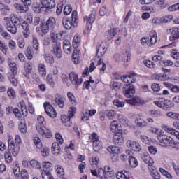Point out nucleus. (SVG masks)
Returning a JSON list of instances; mask_svg holds the SVG:
<instances>
[{"instance_id": "1", "label": "nucleus", "mask_w": 179, "mask_h": 179, "mask_svg": "<svg viewBox=\"0 0 179 179\" xmlns=\"http://www.w3.org/2000/svg\"><path fill=\"white\" fill-rule=\"evenodd\" d=\"M3 20L6 29L12 34H16L18 27L22 26V22L19 19V17H16L14 15H10V17H5Z\"/></svg>"}, {"instance_id": "2", "label": "nucleus", "mask_w": 179, "mask_h": 179, "mask_svg": "<svg viewBox=\"0 0 179 179\" xmlns=\"http://www.w3.org/2000/svg\"><path fill=\"white\" fill-rule=\"evenodd\" d=\"M41 27H36V31L41 37L45 36L50 30H54L57 27V20L54 17H49L46 21L40 24Z\"/></svg>"}, {"instance_id": "3", "label": "nucleus", "mask_w": 179, "mask_h": 179, "mask_svg": "<svg viewBox=\"0 0 179 179\" xmlns=\"http://www.w3.org/2000/svg\"><path fill=\"white\" fill-rule=\"evenodd\" d=\"M36 128L38 132L43 136V138H50L52 135L51 134V131L45 127V120L44 117L39 116L37 118V122L36 124Z\"/></svg>"}, {"instance_id": "4", "label": "nucleus", "mask_w": 179, "mask_h": 179, "mask_svg": "<svg viewBox=\"0 0 179 179\" xmlns=\"http://www.w3.org/2000/svg\"><path fill=\"white\" fill-rule=\"evenodd\" d=\"M72 20L65 17L62 19V24L66 30H71L72 27H78V12L73 10L71 14Z\"/></svg>"}, {"instance_id": "5", "label": "nucleus", "mask_w": 179, "mask_h": 179, "mask_svg": "<svg viewBox=\"0 0 179 179\" xmlns=\"http://www.w3.org/2000/svg\"><path fill=\"white\" fill-rule=\"evenodd\" d=\"M79 43H80V38L78 36H74L73 39V47L76 49L73 52L72 61L76 65L79 64V58H80V56H79V50L76 49L79 47Z\"/></svg>"}, {"instance_id": "6", "label": "nucleus", "mask_w": 179, "mask_h": 179, "mask_svg": "<svg viewBox=\"0 0 179 179\" xmlns=\"http://www.w3.org/2000/svg\"><path fill=\"white\" fill-rule=\"evenodd\" d=\"M91 173L94 177H98L101 179H108L107 177V171L99 167V165H94V166L91 167Z\"/></svg>"}, {"instance_id": "7", "label": "nucleus", "mask_w": 179, "mask_h": 179, "mask_svg": "<svg viewBox=\"0 0 179 179\" xmlns=\"http://www.w3.org/2000/svg\"><path fill=\"white\" fill-rule=\"evenodd\" d=\"M157 138L160 142V143H162V145L164 146V148H171V146H173V142L174 140H173V138L169 136L158 135L157 136Z\"/></svg>"}, {"instance_id": "8", "label": "nucleus", "mask_w": 179, "mask_h": 179, "mask_svg": "<svg viewBox=\"0 0 179 179\" xmlns=\"http://www.w3.org/2000/svg\"><path fill=\"white\" fill-rule=\"evenodd\" d=\"M123 93L127 99L134 97V95L135 94V87H134L132 84L124 85L123 86Z\"/></svg>"}, {"instance_id": "9", "label": "nucleus", "mask_w": 179, "mask_h": 179, "mask_svg": "<svg viewBox=\"0 0 179 179\" xmlns=\"http://www.w3.org/2000/svg\"><path fill=\"white\" fill-rule=\"evenodd\" d=\"M43 107L47 115H49L51 118H55V117H57V111L54 109V107H52L50 102H45L43 103Z\"/></svg>"}, {"instance_id": "10", "label": "nucleus", "mask_w": 179, "mask_h": 179, "mask_svg": "<svg viewBox=\"0 0 179 179\" xmlns=\"http://www.w3.org/2000/svg\"><path fill=\"white\" fill-rule=\"evenodd\" d=\"M8 153L13 154V156L16 157L19 154V145H15L13 143V138L8 139Z\"/></svg>"}, {"instance_id": "11", "label": "nucleus", "mask_w": 179, "mask_h": 179, "mask_svg": "<svg viewBox=\"0 0 179 179\" xmlns=\"http://www.w3.org/2000/svg\"><path fill=\"white\" fill-rule=\"evenodd\" d=\"M52 54L58 58H62V49H61V42H56L53 44Z\"/></svg>"}, {"instance_id": "12", "label": "nucleus", "mask_w": 179, "mask_h": 179, "mask_svg": "<svg viewBox=\"0 0 179 179\" xmlns=\"http://www.w3.org/2000/svg\"><path fill=\"white\" fill-rule=\"evenodd\" d=\"M127 145L129 149L134 150V152H141L142 149L141 144L135 141L128 140L127 142Z\"/></svg>"}, {"instance_id": "13", "label": "nucleus", "mask_w": 179, "mask_h": 179, "mask_svg": "<svg viewBox=\"0 0 179 179\" xmlns=\"http://www.w3.org/2000/svg\"><path fill=\"white\" fill-rule=\"evenodd\" d=\"M136 75V73L132 71L127 76H122L121 77V80L124 82V83H134V82H136V78H135Z\"/></svg>"}, {"instance_id": "14", "label": "nucleus", "mask_w": 179, "mask_h": 179, "mask_svg": "<svg viewBox=\"0 0 179 179\" xmlns=\"http://www.w3.org/2000/svg\"><path fill=\"white\" fill-rule=\"evenodd\" d=\"M85 22H87V31H90L92 29V26L93 22L95 20V15L94 13H91L89 15L84 17Z\"/></svg>"}, {"instance_id": "15", "label": "nucleus", "mask_w": 179, "mask_h": 179, "mask_svg": "<svg viewBox=\"0 0 179 179\" xmlns=\"http://www.w3.org/2000/svg\"><path fill=\"white\" fill-rule=\"evenodd\" d=\"M110 131L114 134H121V132H122V129L121 128L120 123H118V121L117 120H113L110 123Z\"/></svg>"}, {"instance_id": "16", "label": "nucleus", "mask_w": 179, "mask_h": 179, "mask_svg": "<svg viewBox=\"0 0 179 179\" xmlns=\"http://www.w3.org/2000/svg\"><path fill=\"white\" fill-rule=\"evenodd\" d=\"M168 34H170V40L173 41V40H178L179 38V29L172 28L167 30Z\"/></svg>"}, {"instance_id": "17", "label": "nucleus", "mask_w": 179, "mask_h": 179, "mask_svg": "<svg viewBox=\"0 0 179 179\" xmlns=\"http://www.w3.org/2000/svg\"><path fill=\"white\" fill-rule=\"evenodd\" d=\"M69 76L73 85H80V83L83 82V79L80 78L79 80V77L78 76V74L75 73V72L70 73Z\"/></svg>"}, {"instance_id": "18", "label": "nucleus", "mask_w": 179, "mask_h": 179, "mask_svg": "<svg viewBox=\"0 0 179 179\" xmlns=\"http://www.w3.org/2000/svg\"><path fill=\"white\" fill-rule=\"evenodd\" d=\"M120 58L123 62H126L124 65L125 66H128V63L131 61V53L129 52V50L123 51Z\"/></svg>"}, {"instance_id": "19", "label": "nucleus", "mask_w": 179, "mask_h": 179, "mask_svg": "<svg viewBox=\"0 0 179 179\" xmlns=\"http://www.w3.org/2000/svg\"><path fill=\"white\" fill-rule=\"evenodd\" d=\"M55 100L56 104H57V106H59L60 108H64V107L65 106V98H64V96H62L59 94H57L55 96Z\"/></svg>"}, {"instance_id": "20", "label": "nucleus", "mask_w": 179, "mask_h": 179, "mask_svg": "<svg viewBox=\"0 0 179 179\" xmlns=\"http://www.w3.org/2000/svg\"><path fill=\"white\" fill-rule=\"evenodd\" d=\"M62 150L61 149L59 143L55 142L52 144L51 152H52V155H54L55 156H58V155H59V153H61Z\"/></svg>"}, {"instance_id": "21", "label": "nucleus", "mask_w": 179, "mask_h": 179, "mask_svg": "<svg viewBox=\"0 0 179 179\" xmlns=\"http://www.w3.org/2000/svg\"><path fill=\"white\" fill-rule=\"evenodd\" d=\"M41 3L48 9L55 8V1L54 0H41Z\"/></svg>"}, {"instance_id": "22", "label": "nucleus", "mask_w": 179, "mask_h": 179, "mask_svg": "<svg viewBox=\"0 0 179 179\" xmlns=\"http://www.w3.org/2000/svg\"><path fill=\"white\" fill-rule=\"evenodd\" d=\"M163 84L166 87L171 90V92H173V93H179V86L173 85L168 82H164Z\"/></svg>"}, {"instance_id": "23", "label": "nucleus", "mask_w": 179, "mask_h": 179, "mask_svg": "<svg viewBox=\"0 0 179 179\" xmlns=\"http://www.w3.org/2000/svg\"><path fill=\"white\" fill-rule=\"evenodd\" d=\"M7 64L12 72V74L17 75V66H16V63H15V62L8 59Z\"/></svg>"}, {"instance_id": "24", "label": "nucleus", "mask_w": 179, "mask_h": 179, "mask_svg": "<svg viewBox=\"0 0 179 179\" xmlns=\"http://www.w3.org/2000/svg\"><path fill=\"white\" fill-rule=\"evenodd\" d=\"M113 142L115 143V145L121 146V145L124 143V138H122L121 134H115L113 137Z\"/></svg>"}, {"instance_id": "25", "label": "nucleus", "mask_w": 179, "mask_h": 179, "mask_svg": "<svg viewBox=\"0 0 179 179\" xmlns=\"http://www.w3.org/2000/svg\"><path fill=\"white\" fill-rule=\"evenodd\" d=\"M63 48L66 54L72 52V46L71 45V42H69V40H64L63 41Z\"/></svg>"}, {"instance_id": "26", "label": "nucleus", "mask_w": 179, "mask_h": 179, "mask_svg": "<svg viewBox=\"0 0 179 179\" xmlns=\"http://www.w3.org/2000/svg\"><path fill=\"white\" fill-rule=\"evenodd\" d=\"M69 116L66 115H62L61 116V120L64 124L65 127H72V122L71 121Z\"/></svg>"}, {"instance_id": "27", "label": "nucleus", "mask_w": 179, "mask_h": 179, "mask_svg": "<svg viewBox=\"0 0 179 179\" xmlns=\"http://www.w3.org/2000/svg\"><path fill=\"white\" fill-rule=\"evenodd\" d=\"M117 34V29H110L106 31V36L108 40H113L114 37H115Z\"/></svg>"}, {"instance_id": "28", "label": "nucleus", "mask_w": 179, "mask_h": 179, "mask_svg": "<svg viewBox=\"0 0 179 179\" xmlns=\"http://www.w3.org/2000/svg\"><path fill=\"white\" fill-rule=\"evenodd\" d=\"M162 128H164V129L165 131H166V132H168V134H171V135H174V136H176V138H177V139L179 140V132L178 131H176L174 129H170L167 126L162 127Z\"/></svg>"}, {"instance_id": "29", "label": "nucleus", "mask_w": 179, "mask_h": 179, "mask_svg": "<svg viewBox=\"0 0 179 179\" xmlns=\"http://www.w3.org/2000/svg\"><path fill=\"white\" fill-rule=\"evenodd\" d=\"M21 26L24 29L23 36L24 38H27L30 36V29L29 28V24H27V23H24Z\"/></svg>"}, {"instance_id": "30", "label": "nucleus", "mask_w": 179, "mask_h": 179, "mask_svg": "<svg viewBox=\"0 0 179 179\" xmlns=\"http://www.w3.org/2000/svg\"><path fill=\"white\" fill-rule=\"evenodd\" d=\"M28 6H22L20 3H15L14 4V8L15 9H17V10H19L20 12H21V13H26V12H27V10H29V7H27Z\"/></svg>"}, {"instance_id": "31", "label": "nucleus", "mask_w": 179, "mask_h": 179, "mask_svg": "<svg viewBox=\"0 0 179 179\" xmlns=\"http://www.w3.org/2000/svg\"><path fill=\"white\" fill-rule=\"evenodd\" d=\"M117 179H129V173L128 171L117 172L116 174Z\"/></svg>"}, {"instance_id": "32", "label": "nucleus", "mask_w": 179, "mask_h": 179, "mask_svg": "<svg viewBox=\"0 0 179 179\" xmlns=\"http://www.w3.org/2000/svg\"><path fill=\"white\" fill-rule=\"evenodd\" d=\"M142 160L144 163H146L148 166H149L150 164H155V161H153V159H152V157L149 155H144L142 157Z\"/></svg>"}, {"instance_id": "33", "label": "nucleus", "mask_w": 179, "mask_h": 179, "mask_svg": "<svg viewBox=\"0 0 179 179\" xmlns=\"http://www.w3.org/2000/svg\"><path fill=\"white\" fill-rule=\"evenodd\" d=\"M96 66H98L99 69L101 71V73H103L104 71H106V63H104V60L103 59H99L98 62L96 63Z\"/></svg>"}, {"instance_id": "34", "label": "nucleus", "mask_w": 179, "mask_h": 179, "mask_svg": "<svg viewBox=\"0 0 179 179\" xmlns=\"http://www.w3.org/2000/svg\"><path fill=\"white\" fill-rule=\"evenodd\" d=\"M38 68L41 76H45V75H47V69H45V65H44V64L40 63Z\"/></svg>"}, {"instance_id": "35", "label": "nucleus", "mask_w": 179, "mask_h": 179, "mask_svg": "<svg viewBox=\"0 0 179 179\" xmlns=\"http://www.w3.org/2000/svg\"><path fill=\"white\" fill-rule=\"evenodd\" d=\"M93 149L94 152H100L103 149V143L101 141H94Z\"/></svg>"}, {"instance_id": "36", "label": "nucleus", "mask_w": 179, "mask_h": 179, "mask_svg": "<svg viewBox=\"0 0 179 179\" xmlns=\"http://www.w3.org/2000/svg\"><path fill=\"white\" fill-rule=\"evenodd\" d=\"M34 144L35 145L36 148L38 149H41L43 148V144L41 143V140L38 136H34L33 138Z\"/></svg>"}, {"instance_id": "37", "label": "nucleus", "mask_w": 179, "mask_h": 179, "mask_svg": "<svg viewBox=\"0 0 179 179\" xmlns=\"http://www.w3.org/2000/svg\"><path fill=\"white\" fill-rule=\"evenodd\" d=\"M171 107H174V103H173V101L167 99L163 101V110H167V108H171Z\"/></svg>"}, {"instance_id": "38", "label": "nucleus", "mask_w": 179, "mask_h": 179, "mask_svg": "<svg viewBox=\"0 0 179 179\" xmlns=\"http://www.w3.org/2000/svg\"><path fill=\"white\" fill-rule=\"evenodd\" d=\"M150 43L156 44V42L157 41V34L156 33V31L155 30L150 31Z\"/></svg>"}, {"instance_id": "39", "label": "nucleus", "mask_w": 179, "mask_h": 179, "mask_svg": "<svg viewBox=\"0 0 179 179\" xmlns=\"http://www.w3.org/2000/svg\"><path fill=\"white\" fill-rule=\"evenodd\" d=\"M42 179H54V176L51 174V172L48 171L43 170L41 172Z\"/></svg>"}, {"instance_id": "40", "label": "nucleus", "mask_w": 179, "mask_h": 179, "mask_svg": "<svg viewBox=\"0 0 179 179\" xmlns=\"http://www.w3.org/2000/svg\"><path fill=\"white\" fill-rule=\"evenodd\" d=\"M108 152L110 153H113V155H118V153H121V150L120 147L117 146H110L108 148Z\"/></svg>"}, {"instance_id": "41", "label": "nucleus", "mask_w": 179, "mask_h": 179, "mask_svg": "<svg viewBox=\"0 0 179 179\" xmlns=\"http://www.w3.org/2000/svg\"><path fill=\"white\" fill-rule=\"evenodd\" d=\"M129 163L131 167H132L133 169H135V167H138V164H139V163L138 162V159H136L135 157H130V158H129Z\"/></svg>"}, {"instance_id": "42", "label": "nucleus", "mask_w": 179, "mask_h": 179, "mask_svg": "<svg viewBox=\"0 0 179 179\" xmlns=\"http://www.w3.org/2000/svg\"><path fill=\"white\" fill-rule=\"evenodd\" d=\"M55 169L59 177H64V176L65 175V171L64 170V168H62L61 165H57L55 167Z\"/></svg>"}, {"instance_id": "43", "label": "nucleus", "mask_w": 179, "mask_h": 179, "mask_svg": "<svg viewBox=\"0 0 179 179\" xmlns=\"http://www.w3.org/2000/svg\"><path fill=\"white\" fill-rule=\"evenodd\" d=\"M29 166H31L34 169H41V164H40V162H38V161L36 159H32L29 161Z\"/></svg>"}, {"instance_id": "44", "label": "nucleus", "mask_w": 179, "mask_h": 179, "mask_svg": "<svg viewBox=\"0 0 179 179\" xmlns=\"http://www.w3.org/2000/svg\"><path fill=\"white\" fill-rule=\"evenodd\" d=\"M40 45V43L38 42V39L33 36H32V47L34 49H35L36 51H38V47Z\"/></svg>"}, {"instance_id": "45", "label": "nucleus", "mask_w": 179, "mask_h": 179, "mask_svg": "<svg viewBox=\"0 0 179 179\" xmlns=\"http://www.w3.org/2000/svg\"><path fill=\"white\" fill-rule=\"evenodd\" d=\"M42 166L43 170H45V171H47L46 170L52 169L53 165L52 164H51V162L45 161L42 163Z\"/></svg>"}, {"instance_id": "46", "label": "nucleus", "mask_w": 179, "mask_h": 179, "mask_svg": "<svg viewBox=\"0 0 179 179\" xmlns=\"http://www.w3.org/2000/svg\"><path fill=\"white\" fill-rule=\"evenodd\" d=\"M167 117L169 118H172V120H177L179 121V113H176V112H168L166 113Z\"/></svg>"}, {"instance_id": "47", "label": "nucleus", "mask_w": 179, "mask_h": 179, "mask_svg": "<svg viewBox=\"0 0 179 179\" xmlns=\"http://www.w3.org/2000/svg\"><path fill=\"white\" fill-rule=\"evenodd\" d=\"M19 129L22 134H26L27 132V127L26 126V122H24V121L20 122Z\"/></svg>"}, {"instance_id": "48", "label": "nucleus", "mask_w": 179, "mask_h": 179, "mask_svg": "<svg viewBox=\"0 0 179 179\" xmlns=\"http://www.w3.org/2000/svg\"><path fill=\"white\" fill-rule=\"evenodd\" d=\"M106 51H107V50L106 49V48L104 46H103V45H100L99 47L97 49V55L98 57H102V55H104L106 54Z\"/></svg>"}, {"instance_id": "49", "label": "nucleus", "mask_w": 179, "mask_h": 179, "mask_svg": "<svg viewBox=\"0 0 179 179\" xmlns=\"http://www.w3.org/2000/svg\"><path fill=\"white\" fill-rule=\"evenodd\" d=\"M25 55L27 59H29V61H31V59H33V50H31V47H28L27 48Z\"/></svg>"}, {"instance_id": "50", "label": "nucleus", "mask_w": 179, "mask_h": 179, "mask_svg": "<svg viewBox=\"0 0 179 179\" xmlns=\"http://www.w3.org/2000/svg\"><path fill=\"white\" fill-rule=\"evenodd\" d=\"M136 124L138 126V127H146V125H148V122H146L145 120H143L142 118H138L135 120Z\"/></svg>"}, {"instance_id": "51", "label": "nucleus", "mask_w": 179, "mask_h": 179, "mask_svg": "<svg viewBox=\"0 0 179 179\" xmlns=\"http://www.w3.org/2000/svg\"><path fill=\"white\" fill-rule=\"evenodd\" d=\"M148 170L151 176H155V174H159L157 173V169L153 164L148 165Z\"/></svg>"}, {"instance_id": "52", "label": "nucleus", "mask_w": 179, "mask_h": 179, "mask_svg": "<svg viewBox=\"0 0 179 179\" xmlns=\"http://www.w3.org/2000/svg\"><path fill=\"white\" fill-rule=\"evenodd\" d=\"M50 37H51L52 41L53 43H55L57 41V40H59V38H61V37H62V34L52 33V34H50Z\"/></svg>"}, {"instance_id": "53", "label": "nucleus", "mask_w": 179, "mask_h": 179, "mask_svg": "<svg viewBox=\"0 0 179 179\" xmlns=\"http://www.w3.org/2000/svg\"><path fill=\"white\" fill-rule=\"evenodd\" d=\"M173 15H166L161 18V23H170L173 20Z\"/></svg>"}, {"instance_id": "54", "label": "nucleus", "mask_w": 179, "mask_h": 179, "mask_svg": "<svg viewBox=\"0 0 179 179\" xmlns=\"http://www.w3.org/2000/svg\"><path fill=\"white\" fill-rule=\"evenodd\" d=\"M67 96L70 103H71L73 106H76V101L75 100V96L73 94H72V92H68Z\"/></svg>"}, {"instance_id": "55", "label": "nucleus", "mask_w": 179, "mask_h": 179, "mask_svg": "<svg viewBox=\"0 0 179 179\" xmlns=\"http://www.w3.org/2000/svg\"><path fill=\"white\" fill-rule=\"evenodd\" d=\"M171 57L173 58V59H179V52L177 49H172L171 50Z\"/></svg>"}, {"instance_id": "56", "label": "nucleus", "mask_w": 179, "mask_h": 179, "mask_svg": "<svg viewBox=\"0 0 179 179\" xmlns=\"http://www.w3.org/2000/svg\"><path fill=\"white\" fill-rule=\"evenodd\" d=\"M15 76H16V75H13V74L9 75L8 76L9 80H10V83H12V85H13V86H17V79H16V78H15Z\"/></svg>"}, {"instance_id": "57", "label": "nucleus", "mask_w": 179, "mask_h": 179, "mask_svg": "<svg viewBox=\"0 0 179 179\" xmlns=\"http://www.w3.org/2000/svg\"><path fill=\"white\" fill-rule=\"evenodd\" d=\"M44 59L48 64H54V57L50 55V54L44 55Z\"/></svg>"}, {"instance_id": "58", "label": "nucleus", "mask_w": 179, "mask_h": 179, "mask_svg": "<svg viewBox=\"0 0 179 179\" xmlns=\"http://www.w3.org/2000/svg\"><path fill=\"white\" fill-rule=\"evenodd\" d=\"M159 171L162 174H163V176H165V177H166V178L173 179V176H171V174H170V173L167 172V171H166V169H164L163 168H160Z\"/></svg>"}, {"instance_id": "59", "label": "nucleus", "mask_w": 179, "mask_h": 179, "mask_svg": "<svg viewBox=\"0 0 179 179\" xmlns=\"http://www.w3.org/2000/svg\"><path fill=\"white\" fill-rule=\"evenodd\" d=\"M4 157L6 163H8V164L13 162V159L12 158V154H10V152H6L4 155Z\"/></svg>"}, {"instance_id": "60", "label": "nucleus", "mask_w": 179, "mask_h": 179, "mask_svg": "<svg viewBox=\"0 0 179 179\" xmlns=\"http://www.w3.org/2000/svg\"><path fill=\"white\" fill-rule=\"evenodd\" d=\"M113 106L116 107H124L125 106V102L120 101V99H115L113 101Z\"/></svg>"}, {"instance_id": "61", "label": "nucleus", "mask_w": 179, "mask_h": 179, "mask_svg": "<svg viewBox=\"0 0 179 179\" xmlns=\"http://www.w3.org/2000/svg\"><path fill=\"white\" fill-rule=\"evenodd\" d=\"M46 80L49 83L50 86L53 87L55 85L54 80L52 79V74H48L46 77Z\"/></svg>"}, {"instance_id": "62", "label": "nucleus", "mask_w": 179, "mask_h": 179, "mask_svg": "<svg viewBox=\"0 0 179 179\" xmlns=\"http://www.w3.org/2000/svg\"><path fill=\"white\" fill-rule=\"evenodd\" d=\"M149 114H150V115H152V117H160V115H162V113L157 110H149Z\"/></svg>"}, {"instance_id": "63", "label": "nucleus", "mask_w": 179, "mask_h": 179, "mask_svg": "<svg viewBox=\"0 0 179 179\" xmlns=\"http://www.w3.org/2000/svg\"><path fill=\"white\" fill-rule=\"evenodd\" d=\"M75 113H76V108L75 107H71L68 111V116H69V118H72L73 115H75Z\"/></svg>"}, {"instance_id": "64", "label": "nucleus", "mask_w": 179, "mask_h": 179, "mask_svg": "<svg viewBox=\"0 0 179 179\" xmlns=\"http://www.w3.org/2000/svg\"><path fill=\"white\" fill-rule=\"evenodd\" d=\"M141 141L145 144L150 143V142H152V139L147 136H141Z\"/></svg>"}]
</instances>
